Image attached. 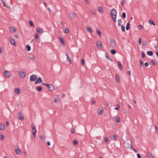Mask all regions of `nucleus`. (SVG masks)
<instances>
[{
    "label": "nucleus",
    "instance_id": "obj_2",
    "mask_svg": "<svg viewBox=\"0 0 158 158\" xmlns=\"http://www.w3.org/2000/svg\"><path fill=\"white\" fill-rule=\"evenodd\" d=\"M111 15L113 20L115 23L116 22L117 11L115 9H112L111 12Z\"/></svg>",
    "mask_w": 158,
    "mask_h": 158
},
{
    "label": "nucleus",
    "instance_id": "obj_56",
    "mask_svg": "<svg viewBox=\"0 0 158 158\" xmlns=\"http://www.w3.org/2000/svg\"><path fill=\"white\" fill-rule=\"evenodd\" d=\"M71 132L73 134H74L75 133V130L74 128L72 129Z\"/></svg>",
    "mask_w": 158,
    "mask_h": 158
},
{
    "label": "nucleus",
    "instance_id": "obj_22",
    "mask_svg": "<svg viewBox=\"0 0 158 158\" xmlns=\"http://www.w3.org/2000/svg\"><path fill=\"white\" fill-rule=\"evenodd\" d=\"M35 89L36 90L39 91H41L42 90V88L40 86H38L35 88Z\"/></svg>",
    "mask_w": 158,
    "mask_h": 158
},
{
    "label": "nucleus",
    "instance_id": "obj_30",
    "mask_svg": "<svg viewBox=\"0 0 158 158\" xmlns=\"http://www.w3.org/2000/svg\"><path fill=\"white\" fill-rule=\"evenodd\" d=\"M115 77L117 81L118 82H119L120 81V78L119 75L118 74H116Z\"/></svg>",
    "mask_w": 158,
    "mask_h": 158
},
{
    "label": "nucleus",
    "instance_id": "obj_5",
    "mask_svg": "<svg viewBox=\"0 0 158 158\" xmlns=\"http://www.w3.org/2000/svg\"><path fill=\"white\" fill-rule=\"evenodd\" d=\"M110 45L112 48H114L116 46V44L115 40L113 39H111L110 40Z\"/></svg>",
    "mask_w": 158,
    "mask_h": 158
},
{
    "label": "nucleus",
    "instance_id": "obj_48",
    "mask_svg": "<svg viewBox=\"0 0 158 158\" xmlns=\"http://www.w3.org/2000/svg\"><path fill=\"white\" fill-rule=\"evenodd\" d=\"M1 1L3 4V6L5 7H7L6 6V3H5V2L4 1H3V0H1Z\"/></svg>",
    "mask_w": 158,
    "mask_h": 158
},
{
    "label": "nucleus",
    "instance_id": "obj_47",
    "mask_svg": "<svg viewBox=\"0 0 158 158\" xmlns=\"http://www.w3.org/2000/svg\"><path fill=\"white\" fill-rule=\"evenodd\" d=\"M154 126L156 129V132L158 134V128L156 125H155Z\"/></svg>",
    "mask_w": 158,
    "mask_h": 158
},
{
    "label": "nucleus",
    "instance_id": "obj_29",
    "mask_svg": "<svg viewBox=\"0 0 158 158\" xmlns=\"http://www.w3.org/2000/svg\"><path fill=\"white\" fill-rule=\"evenodd\" d=\"M139 65L142 68L144 67L143 62L141 60H139Z\"/></svg>",
    "mask_w": 158,
    "mask_h": 158
},
{
    "label": "nucleus",
    "instance_id": "obj_20",
    "mask_svg": "<svg viewBox=\"0 0 158 158\" xmlns=\"http://www.w3.org/2000/svg\"><path fill=\"white\" fill-rule=\"evenodd\" d=\"M118 68H119V69L120 70L122 69H123V67H122V65L121 62L120 61H118Z\"/></svg>",
    "mask_w": 158,
    "mask_h": 158
},
{
    "label": "nucleus",
    "instance_id": "obj_24",
    "mask_svg": "<svg viewBox=\"0 0 158 158\" xmlns=\"http://www.w3.org/2000/svg\"><path fill=\"white\" fill-rule=\"evenodd\" d=\"M97 34L99 36H100L101 35V33L100 31L98 29H96Z\"/></svg>",
    "mask_w": 158,
    "mask_h": 158
},
{
    "label": "nucleus",
    "instance_id": "obj_3",
    "mask_svg": "<svg viewBox=\"0 0 158 158\" xmlns=\"http://www.w3.org/2000/svg\"><path fill=\"white\" fill-rule=\"evenodd\" d=\"M4 76L6 78H9L10 76V73L8 71L5 70L4 72Z\"/></svg>",
    "mask_w": 158,
    "mask_h": 158
},
{
    "label": "nucleus",
    "instance_id": "obj_63",
    "mask_svg": "<svg viewBox=\"0 0 158 158\" xmlns=\"http://www.w3.org/2000/svg\"><path fill=\"white\" fill-rule=\"evenodd\" d=\"M14 36L16 38H19V35L17 34H15Z\"/></svg>",
    "mask_w": 158,
    "mask_h": 158
},
{
    "label": "nucleus",
    "instance_id": "obj_40",
    "mask_svg": "<svg viewBox=\"0 0 158 158\" xmlns=\"http://www.w3.org/2000/svg\"><path fill=\"white\" fill-rule=\"evenodd\" d=\"M29 24L30 26L31 27H34V25L33 23V22L31 21H30L29 22Z\"/></svg>",
    "mask_w": 158,
    "mask_h": 158
},
{
    "label": "nucleus",
    "instance_id": "obj_53",
    "mask_svg": "<svg viewBox=\"0 0 158 158\" xmlns=\"http://www.w3.org/2000/svg\"><path fill=\"white\" fill-rule=\"evenodd\" d=\"M84 63H85L84 60V59H82L81 62V64L82 65H84Z\"/></svg>",
    "mask_w": 158,
    "mask_h": 158
},
{
    "label": "nucleus",
    "instance_id": "obj_60",
    "mask_svg": "<svg viewBox=\"0 0 158 158\" xmlns=\"http://www.w3.org/2000/svg\"><path fill=\"white\" fill-rule=\"evenodd\" d=\"M151 62L152 63V64L153 65H155V62L153 60H152L151 61Z\"/></svg>",
    "mask_w": 158,
    "mask_h": 158
},
{
    "label": "nucleus",
    "instance_id": "obj_38",
    "mask_svg": "<svg viewBox=\"0 0 158 158\" xmlns=\"http://www.w3.org/2000/svg\"><path fill=\"white\" fill-rule=\"evenodd\" d=\"M110 52L113 55H114L116 52V51L114 49L111 50Z\"/></svg>",
    "mask_w": 158,
    "mask_h": 158
},
{
    "label": "nucleus",
    "instance_id": "obj_64",
    "mask_svg": "<svg viewBox=\"0 0 158 158\" xmlns=\"http://www.w3.org/2000/svg\"><path fill=\"white\" fill-rule=\"evenodd\" d=\"M58 101V100L57 99H55L54 100V101L55 102H57Z\"/></svg>",
    "mask_w": 158,
    "mask_h": 158
},
{
    "label": "nucleus",
    "instance_id": "obj_27",
    "mask_svg": "<svg viewBox=\"0 0 158 158\" xmlns=\"http://www.w3.org/2000/svg\"><path fill=\"white\" fill-rule=\"evenodd\" d=\"M65 55L67 56V60L68 61H69V62H70V63L71 64V60L70 59L68 55V54L67 53H66Z\"/></svg>",
    "mask_w": 158,
    "mask_h": 158
},
{
    "label": "nucleus",
    "instance_id": "obj_32",
    "mask_svg": "<svg viewBox=\"0 0 158 158\" xmlns=\"http://www.w3.org/2000/svg\"><path fill=\"white\" fill-rule=\"evenodd\" d=\"M153 52L151 51H149L147 52V54L148 56H152L153 55Z\"/></svg>",
    "mask_w": 158,
    "mask_h": 158
},
{
    "label": "nucleus",
    "instance_id": "obj_31",
    "mask_svg": "<svg viewBox=\"0 0 158 158\" xmlns=\"http://www.w3.org/2000/svg\"><path fill=\"white\" fill-rule=\"evenodd\" d=\"M149 23L150 24L153 25L154 26L155 25V24L154 22V21L151 19H150L149 21Z\"/></svg>",
    "mask_w": 158,
    "mask_h": 158
},
{
    "label": "nucleus",
    "instance_id": "obj_41",
    "mask_svg": "<svg viewBox=\"0 0 158 158\" xmlns=\"http://www.w3.org/2000/svg\"><path fill=\"white\" fill-rule=\"evenodd\" d=\"M35 40H36V41L37 42L38 41V39L39 38V36L37 34H35Z\"/></svg>",
    "mask_w": 158,
    "mask_h": 158
},
{
    "label": "nucleus",
    "instance_id": "obj_10",
    "mask_svg": "<svg viewBox=\"0 0 158 158\" xmlns=\"http://www.w3.org/2000/svg\"><path fill=\"white\" fill-rule=\"evenodd\" d=\"M42 82V80L40 77H38L36 79V81L35 82V84Z\"/></svg>",
    "mask_w": 158,
    "mask_h": 158
},
{
    "label": "nucleus",
    "instance_id": "obj_23",
    "mask_svg": "<svg viewBox=\"0 0 158 158\" xmlns=\"http://www.w3.org/2000/svg\"><path fill=\"white\" fill-rule=\"evenodd\" d=\"M5 128V126L2 123L0 124V129L3 130Z\"/></svg>",
    "mask_w": 158,
    "mask_h": 158
},
{
    "label": "nucleus",
    "instance_id": "obj_49",
    "mask_svg": "<svg viewBox=\"0 0 158 158\" xmlns=\"http://www.w3.org/2000/svg\"><path fill=\"white\" fill-rule=\"evenodd\" d=\"M40 138L41 140H44L45 139L44 137L42 135H40Z\"/></svg>",
    "mask_w": 158,
    "mask_h": 158
},
{
    "label": "nucleus",
    "instance_id": "obj_1",
    "mask_svg": "<svg viewBox=\"0 0 158 158\" xmlns=\"http://www.w3.org/2000/svg\"><path fill=\"white\" fill-rule=\"evenodd\" d=\"M124 145L126 148H132L131 142L130 139H127L125 141H124Z\"/></svg>",
    "mask_w": 158,
    "mask_h": 158
},
{
    "label": "nucleus",
    "instance_id": "obj_18",
    "mask_svg": "<svg viewBox=\"0 0 158 158\" xmlns=\"http://www.w3.org/2000/svg\"><path fill=\"white\" fill-rule=\"evenodd\" d=\"M15 152L16 153L19 155L21 154V152L19 148L15 149Z\"/></svg>",
    "mask_w": 158,
    "mask_h": 158
},
{
    "label": "nucleus",
    "instance_id": "obj_61",
    "mask_svg": "<svg viewBox=\"0 0 158 158\" xmlns=\"http://www.w3.org/2000/svg\"><path fill=\"white\" fill-rule=\"evenodd\" d=\"M118 23H122V21L121 19H118Z\"/></svg>",
    "mask_w": 158,
    "mask_h": 158
},
{
    "label": "nucleus",
    "instance_id": "obj_45",
    "mask_svg": "<svg viewBox=\"0 0 158 158\" xmlns=\"http://www.w3.org/2000/svg\"><path fill=\"white\" fill-rule=\"evenodd\" d=\"M126 17V13L125 12H123L122 13V17L123 18H125Z\"/></svg>",
    "mask_w": 158,
    "mask_h": 158
},
{
    "label": "nucleus",
    "instance_id": "obj_37",
    "mask_svg": "<svg viewBox=\"0 0 158 158\" xmlns=\"http://www.w3.org/2000/svg\"><path fill=\"white\" fill-rule=\"evenodd\" d=\"M73 143L75 146H77L78 144V142L75 140L73 141Z\"/></svg>",
    "mask_w": 158,
    "mask_h": 158
},
{
    "label": "nucleus",
    "instance_id": "obj_59",
    "mask_svg": "<svg viewBox=\"0 0 158 158\" xmlns=\"http://www.w3.org/2000/svg\"><path fill=\"white\" fill-rule=\"evenodd\" d=\"M137 158H141V156L139 154H137Z\"/></svg>",
    "mask_w": 158,
    "mask_h": 158
},
{
    "label": "nucleus",
    "instance_id": "obj_16",
    "mask_svg": "<svg viewBox=\"0 0 158 158\" xmlns=\"http://www.w3.org/2000/svg\"><path fill=\"white\" fill-rule=\"evenodd\" d=\"M49 90L51 91H53L55 89L54 86L52 85H50V86L48 88Z\"/></svg>",
    "mask_w": 158,
    "mask_h": 158
},
{
    "label": "nucleus",
    "instance_id": "obj_21",
    "mask_svg": "<svg viewBox=\"0 0 158 158\" xmlns=\"http://www.w3.org/2000/svg\"><path fill=\"white\" fill-rule=\"evenodd\" d=\"M98 10L100 13H102L103 11V9L102 7L99 6L98 8Z\"/></svg>",
    "mask_w": 158,
    "mask_h": 158
},
{
    "label": "nucleus",
    "instance_id": "obj_8",
    "mask_svg": "<svg viewBox=\"0 0 158 158\" xmlns=\"http://www.w3.org/2000/svg\"><path fill=\"white\" fill-rule=\"evenodd\" d=\"M36 78L37 77L36 75L34 74H32L30 76V80L31 81H34L36 80Z\"/></svg>",
    "mask_w": 158,
    "mask_h": 158
},
{
    "label": "nucleus",
    "instance_id": "obj_6",
    "mask_svg": "<svg viewBox=\"0 0 158 158\" xmlns=\"http://www.w3.org/2000/svg\"><path fill=\"white\" fill-rule=\"evenodd\" d=\"M96 44L98 48L100 49H102V43L100 41H97L96 42Z\"/></svg>",
    "mask_w": 158,
    "mask_h": 158
},
{
    "label": "nucleus",
    "instance_id": "obj_17",
    "mask_svg": "<svg viewBox=\"0 0 158 158\" xmlns=\"http://www.w3.org/2000/svg\"><path fill=\"white\" fill-rule=\"evenodd\" d=\"M147 156L148 158H153V156L152 154L149 152H147Z\"/></svg>",
    "mask_w": 158,
    "mask_h": 158
},
{
    "label": "nucleus",
    "instance_id": "obj_19",
    "mask_svg": "<svg viewBox=\"0 0 158 158\" xmlns=\"http://www.w3.org/2000/svg\"><path fill=\"white\" fill-rule=\"evenodd\" d=\"M70 17L72 19H74L76 17L75 14L73 13H71L69 15Z\"/></svg>",
    "mask_w": 158,
    "mask_h": 158
},
{
    "label": "nucleus",
    "instance_id": "obj_28",
    "mask_svg": "<svg viewBox=\"0 0 158 158\" xmlns=\"http://www.w3.org/2000/svg\"><path fill=\"white\" fill-rule=\"evenodd\" d=\"M120 118L119 117L117 116L115 117V118L114 120L116 122L118 123L120 121Z\"/></svg>",
    "mask_w": 158,
    "mask_h": 158
},
{
    "label": "nucleus",
    "instance_id": "obj_57",
    "mask_svg": "<svg viewBox=\"0 0 158 158\" xmlns=\"http://www.w3.org/2000/svg\"><path fill=\"white\" fill-rule=\"evenodd\" d=\"M139 28H140L141 29H142L143 28V27L142 26V25H139Z\"/></svg>",
    "mask_w": 158,
    "mask_h": 158
},
{
    "label": "nucleus",
    "instance_id": "obj_50",
    "mask_svg": "<svg viewBox=\"0 0 158 158\" xmlns=\"http://www.w3.org/2000/svg\"><path fill=\"white\" fill-rule=\"evenodd\" d=\"M142 45L144 46H145L146 45V41H143L142 43Z\"/></svg>",
    "mask_w": 158,
    "mask_h": 158
},
{
    "label": "nucleus",
    "instance_id": "obj_43",
    "mask_svg": "<svg viewBox=\"0 0 158 158\" xmlns=\"http://www.w3.org/2000/svg\"><path fill=\"white\" fill-rule=\"evenodd\" d=\"M121 30H122V31L123 32L125 31V29L123 25H121Z\"/></svg>",
    "mask_w": 158,
    "mask_h": 158
},
{
    "label": "nucleus",
    "instance_id": "obj_42",
    "mask_svg": "<svg viewBox=\"0 0 158 158\" xmlns=\"http://www.w3.org/2000/svg\"><path fill=\"white\" fill-rule=\"evenodd\" d=\"M5 138V137L3 135H0V139L3 140Z\"/></svg>",
    "mask_w": 158,
    "mask_h": 158
},
{
    "label": "nucleus",
    "instance_id": "obj_34",
    "mask_svg": "<svg viewBox=\"0 0 158 158\" xmlns=\"http://www.w3.org/2000/svg\"><path fill=\"white\" fill-rule=\"evenodd\" d=\"M103 111V109H101L99 111V109L98 110V114H102Z\"/></svg>",
    "mask_w": 158,
    "mask_h": 158
},
{
    "label": "nucleus",
    "instance_id": "obj_11",
    "mask_svg": "<svg viewBox=\"0 0 158 158\" xmlns=\"http://www.w3.org/2000/svg\"><path fill=\"white\" fill-rule=\"evenodd\" d=\"M110 137L111 139L114 140H117L118 139V137L116 135H112L110 136Z\"/></svg>",
    "mask_w": 158,
    "mask_h": 158
},
{
    "label": "nucleus",
    "instance_id": "obj_12",
    "mask_svg": "<svg viewBox=\"0 0 158 158\" xmlns=\"http://www.w3.org/2000/svg\"><path fill=\"white\" fill-rule=\"evenodd\" d=\"M36 30L37 32L40 34H42L43 32V30L40 28H37Z\"/></svg>",
    "mask_w": 158,
    "mask_h": 158
},
{
    "label": "nucleus",
    "instance_id": "obj_52",
    "mask_svg": "<svg viewBox=\"0 0 158 158\" xmlns=\"http://www.w3.org/2000/svg\"><path fill=\"white\" fill-rule=\"evenodd\" d=\"M125 2V1L124 0H123L121 2V4L123 6L124 5V2Z\"/></svg>",
    "mask_w": 158,
    "mask_h": 158
},
{
    "label": "nucleus",
    "instance_id": "obj_54",
    "mask_svg": "<svg viewBox=\"0 0 158 158\" xmlns=\"http://www.w3.org/2000/svg\"><path fill=\"white\" fill-rule=\"evenodd\" d=\"M141 38H139V44L140 45H141Z\"/></svg>",
    "mask_w": 158,
    "mask_h": 158
},
{
    "label": "nucleus",
    "instance_id": "obj_25",
    "mask_svg": "<svg viewBox=\"0 0 158 158\" xmlns=\"http://www.w3.org/2000/svg\"><path fill=\"white\" fill-rule=\"evenodd\" d=\"M10 31L12 32H14L16 31V29L14 27H11L10 28Z\"/></svg>",
    "mask_w": 158,
    "mask_h": 158
},
{
    "label": "nucleus",
    "instance_id": "obj_9",
    "mask_svg": "<svg viewBox=\"0 0 158 158\" xmlns=\"http://www.w3.org/2000/svg\"><path fill=\"white\" fill-rule=\"evenodd\" d=\"M19 75L20 77L23 78H24L26 77V74L25 72L23 71H21L19 72Z\"/></svg>",
    "mask_w": 158,
    "mask_h": 158
},
{
    "label": "nucleus",
    "instance_id": "obj_26",
    "mask_svg": "<svg viewBox=\"0 0 158 158\" xmlns=\"http://www.w3.org/2000/svg\"><path fill=\"white\" fill-rule=\"evenodd\" d=\"M59 39L60 41L62 44L63 45H64L65 44V43L64 40L63 39H62L60 38Z\"/></svg>",
    "mask_w": 158,
    "mask_h": 158
},
{
    "label": "nucleus",
    "instance_id": "obj_35",
    "mask_svg": "<svg viewBox=\"0 0 158 158\" xmlns=\"http://www.w3.org/2000/svg\"><path fill=\"white\" fill-rule=\"evenodd\" d=\"M26 48L27 49V50L28 51H30L31 49L30 46L28 45H27L26 46Z\"/></svg>",
    "mask_w": 158,
    "mask_h": 158
},
{
    "label": "nucleus",
    "instance_id": "obj_33",
    "mask_svg": "<svg viewBox=\"0 0 158 158\" xmlns=\"http://www.w3.org/2000/svg\"><path fill=\"white\" fill-rule=\"evenodd\" d=\"M130 22H128L127 24V26L126 27V29L127 30H128L130 28Z\"/></svg>",
    "mask_w": 158,
    "mask_h": 158
},
{
    "label": "nucleus",
    "instance_id": "obj_51",
    "mask_svg": "<svg viewBox=\"0 0 158 158\" xmlns=\"http://www.w3.org/2000/svg\"><path fill=\"white\" fill-rule=\"evenodd\" d=\"M148 63L147 62H146L145 63L144 65L145 67H148Z\"/></svg>",
    "mask_w": 158,
    "mask_h": 158
},
{
    "label": "nucleus",
    "instance_id": "obj_14",
    "mask_svg": "<svg viewBox=\"0 0 158 158\" xmlns=\"http://www.w3.org/2000/svg\"><path fill=\"white\" fill-rule=\"evenodd\" d=\"M86 30L87 31L90 33H91L92 32H93V31H92V29L89 26H87L86 27Z\"/></svg>",
    "mask_w": 158,
    "mask_h": 158
},
{
    "label": "nucleus",
    "instance_id": "obj_13",
    "mask_svg": "<svg viewBox=\"0 0 158 158\" xmlns=\"http://www.w3.org/2000/svg\"><path fill=\"white\" fill-rule=\"evenodd\" d=\"M20 90L19 88H16L14 90V93L16 94H20Z\"/></svg>",
    "mask_w": 158,
    "mask_h": 158
},
{
    "label": "nucleus",
    "instance_id": "obj_7",
    "mask_svg": "<svg viewBox=\"0 0 158 158\" xmlns=\"http://www.w3.org/2000/svg\"><path fill=\"white\" fill-rule=\"evenodd\" d=\"M32 134L33 135L34 137H35V134L36 133V130L35 127L34 125H32Z\"/></svg>",
    "mask_w": 158,
    "mask_h": 158
},
{
    "label": "nucleus",
    "instance_id": "obj_4",
    "mask_svg": "<svg viewBox=\"0 0 158 158\" xmlns=\"http://www.w3.org/2000/svg\"><path fill=\"white\" fill-rule=\"evenodd\" d=\"M9 41L11 44L14 45L15 46H16L15 41L12 37H10L9 38Z\"/></svg>",
    "mask_w": 158,
    "mask_h": 158
},
{
    "label": "nucleus",
    "instance_id": "obj_36",
    "mask_svg": "<svg viewBox=\"0 0 158 158\" xmlns=\"http://www.w3.org/2000/svg\"><path fill=\"white\" fill-rule=\"evenodd\" d=\"M104 140L106 143H108L109 142V139L107 137H106L104 138Z\"/></svg>",
    "mask_w": 158,
    "mask_h": 158
},
{
    "label": "nucleus",
    "instance_id": "obj_55",
    "mask_svg": "<svg viewBox=\"0 0 158 158\" xmlns=\"http://www.w3.org/2000/svg\"><path fill=\"white\" fill-rule=\"evenodd\" d=\"M42 84H43L44 85H46L48 87V88L49 86H50V85L46 84L44 83H43Z\"/></svg>",
    "mask_w": 158,
    "mask_h": 158
},
{
    "label": "nucleus",
    "instance_id": "obj_62",
    "mask_svg": "<svg viewBox=\"0 0 158 158\" xmlns=\"http://www.w3.org/2000/svg\"><path fill=\"white\" fill-rule=\"evenodd\" d=\"M91 11L93 15H95V12L93 10H91Z\"/></svg>",
    "mask_w": 158,
    "mask_h": 158
},
{
    "label": "nucleus",
    "instance_id": "obj_58",
    "mask_svg": "<svg viewBox=\"0 0 158 158\" xmlns=\"http://www.w3.org/2000/svg\"><path fill=\"white\" fill-rule=\"evenodd\" d=\"M142 56L143 58L145 57V55L143 52H142Z\"/></svg>",
    "mask_w": 158,
    "mask_h": 158
},
{
    "label": "nucleus",
    "instance_id": "obj_39",
    "mask_svg": "<svg viewBox=\"0 0 158 158\" xmlns=\"http://www.w3.org/2000/svg\"><path fill=\"white\" fill-rule=\"evenodd\" d=\"M69 29L68 28H66L64 29V32L66 34H68L69 33Z\"/></svg>",
    "mask_w": 158,
    "mask_h": 158
},
{
    "label": "nucleus",
    "instance_id": "obj_44",
    "mask_svg": "<svg viewBox=\"0 0 158 158\" xmlns=\"http://www.w3.org/2000/svg\"><path fill=\"white\" fill-rule=\"evenodd\" d=\"M19 119V120H23L24 118L23 116L20 115L18 117Z\"/></svg>",
    "mask_w": 158,
    "mask_h": 158
},
{
    "label": "nucleus",
    "instance_id": "obj_15",
    "mask_svg": "<svg viewBox=\"0 0 158 158\" xmlns=\"http://www.w3.org/2000/svg\"><path fill=\"white\" fill-rule=\"evenodd\" d=\"M29 58L31 60H33L35 58V56L31 53H30L29 55Z\"/></svg>",
    "mask_w": 158,
    "mask_h": 158
},
{
    "label": "nucleus",
    "instance_id": "obj_46",
    "mask_svg": "<svg viewBox=\"0 0 158 158\" xmlns=\"http://www.w3.org/2000/svg\"><path fill=\"white\" fill-rule=\"evenodd\" d=\"M105 57L108 60H109V59H110V57L108 56V54L106 53H105Z\"/></svg>",
    "mask_w": 158,
    "mask_h": 158
}]
</instances>
